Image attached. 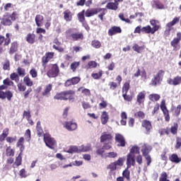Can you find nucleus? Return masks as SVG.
<instances>
[{
	"label": "nucleus",
	"mask_w": 181,
	"mask_h": 181,
	"mask_svg": "<svg viewBox=\"0 0 181 181\" xmlns=\"http://www.w3.org/2000/svg\"><path fill=\"white\" fill-rule=\"evenodd\" d=\"M13 6L12 3H7L4 5V9L6 12H9V11H11V9H13V11L8 17H4L1 19V23L4 26H11L13 22L19 19V10L15 11Z\"/></svg>",
	"instance_id": "f257e3e1"
},
{
	"label": "nucleus",
	"mask_w": 181,
	"mask_h": 181,
	"mask_svg": "<svg viewBox=\"0 0 181 181\" xmlns=\"http://www.w3.org/2000/svg\"><path fill=\"white\" fill-rule=\"evenodd\" d=\"M15 86V83L9 78H7L3 81V85L0 86V99L5 100L7 98L8 101H11L12 100V97H13V93L11 90H6V92L4 90H8V87H13Z\"/></svg>",
	"instance_id": "f03ea898"
},
{
	"label": "nucleus",
	"mask_w": 181,
	"mask_h": 181,
	"mask_svg": "<svg viewBox=\"0 0 181 181\" xmlns=\"http://www.w3.org/2000/svg\"><path fill=\"white\" fill-rule=\"evenodd\" d=\"M76 94V91L73 90H64L60 93H57L54 96V100H60V101H67V100H71L74 99L73 96Z\"/></svg>",
	"instance_id": "7ed1b4c3"
},
{
	"label": "nucleus",
	"mask_w": 181,
	"mask_h": 181,
	"mask_svg": "<svg viewBox=\"0 0 181 181\" xmlns=\"http://www.w3.org/2000/svg\"><path fill=\"white\" fill-rule=\"evenodd\" d=\"M163 76H165V71L162 69L159 70L157 74L154 76L153 78L151 79V84L154 87H156V86H160L163 81Z\"/></svg>",
	"instance_id": "20e7f679"
},
{
	"label": "nucleus",
	"mask_w": 181,
	"mask_h": 181,
	"mask_svg": "<svg viewBox=\"0 0 181 181\" xmlns=\"http://www.w3.org/2000/svg\"><path fill=\"white\" fill-rule=\"evenodd\" d=\"M59 74L60 69L59 68V65H57V64L49 65V69L47 72V77H49V78H54V77H57Z\"/></svg>",
	"instance_id": "39448f33"
},
{
	"label": "nucleus",
	"mask_w": 181,
	"mask_h": 181,
	"mask_svg": "<svg viewBox=\"0 0 181 181\" xmlns=\"http://www.w3.org/2000/svg\"><path fill=\"white\" fill-rule=\"evenodd\" d=\"M180 21V17H175L173 20L166 24V28H168L164 31L165 37H168L170 35V30H172V27L175 26Z\"/></svg>",
	"instance_id": "423d86ee"
},
{
	"label": "nucleus",
	"mask_w": 181,
	"mask_h": 181,
	"mask_svg": "<svg viewBox=\"0 0 181 181\" xmlns=\"http://www.w3.org/2000/svg\"><path fill=\"white\" fill-rule=\"evenodd\" d=\"M44 141L46 146L50 148V149H53L56 146V140L52 138V136L49 134H44Z\"/></svg>",
	"instance_id": "0eeeda50"
},
{
	"label": "nucleus",
	"mask_w": 181,
	"mask_h": 181,
	"mask_svg": "<svg viewBox=\"0 0 181 181\" xmlns=\"http://www.w3.org/2000/svg\"><path fill=\"white\" fill-rule=\"evenodd\" d=\"M115 141L117 146L121 148H125L127 146V140L125 137L121 134H116L115 136Z\"/></svg>",
	"instance_id": "6e6552de"
},
{
	"label": "nucleus",
	"mask_w": 181,
	"mask_h": 181,
	"mask_svg": "<svg viewBox=\"0 0 181 181\" xmlns=\"http://www.w3.org/2000/svg\"><path fill=\"white\" fill-rule=\"evenodd\" d=\"M160 29V25H155L153 28L151 27V25H146L145 27L141 28V32L142 33H146L151 35H154L156 32H158V30Z\"/></svg>",
	"instance_id": "1a4fd4ad"
},
{
	"label": "nucleus",
	"mask_w": 181,
	"mask_h": 181,
	"mask_svg": "<svg viewBox=\"0 0 181 181\" xmlns=\"http://www.w3.org/2000/svg\"><path fill=\"white\" fill-rule=\"evenodd\" d=\"M53 57H54V52H46L45 56L42 57L41 63L44 69H46V66H47V63H49V62H50V60H52Z\"/></svg>",
	"instance_id": "9d476101"
},
{
	"label": "nucleus",
	"mask_w": 181,
	"mask_h": 181,
	"mask_svg": "<svg viewBox=\"0 0 181 181\" xmlns=\"http://www.w3.org/2000/svg\"><path fill=\"white\" fill-rule=\"evenodd\" d=\"M160 107L161 111H163L165 121H166V122H169L170 121V115H169V110H168V107H166V102L165 100L161 101Z\"/></svg>",
	"instance_id": "9b49d317"
},
{
	"label": "nucleus",
	"mask_w": 181,
	"mask_h": 181,
	"mask_svg": "<svg viewBox=\"0 0 181 181\" xmlns=\"http://www.w3.org/2000/svg\"><path fill=\"white\" fill-rule=\"evenodd\" d=\"M67 35H70V37H71L74 42H77V40H83L84 39V35L83 33H71V29H69L66 31Z\"/></svg>",
	"instance_id": "f8f14e48"
},
{
	"label": "nucleus",
	"mask_w": 181,
	"mask_h": 181,
	"mask_svg": "<svg viewBox=\"0 0 181 181\" xmlns=\"http://www.w3.org/2000/svg\"><path fill=\"white\" fill-rule=\"evenodd\" d=\"M115 2H109L106 5V8L110 11H117L119 2H124V0H114Z\"/></svg>",
	"instance_id": "ddd939ff"
},
{
	"label": "nucleus",
	"mask_w": 181,
	"mask_h": 181,
	"mask_svg": "<svg viewBox=\"0 0 181 181\" xmlns=\"http://www.w3.org/2000/svg\"><path fill=\"white\" fill-rule=\"evenodd\" d=\"M105 8H90V9H87L85 11V16L86 18H91V16H94V15H97V13L101 12V11H104Z\"/></svg>",
	"instance_id": "4468645a"
},
{
	"label": "nucleus",
	"mask_w": 181,
	"mask_h": 181,
	"mask_svg": "<svg viewBox=\"0 0 181 181\" xmlns=\"http://www.w3.org/2000/svg\"><path fill=\"white\" fill-rule=\"evenodd\" d=\"M4 44V46H9L11 45V34L6 33V38L5 36L0 35V46H2Z\"/></svg>",
	"instance_id": "2eb2a0df"
},
{
	"label": "nucleus",
	"mask_w": 181,
	"mask_h": 181,
	"mask_svg": "<svg viewBox=\"0 0 181 181\" xmlns=\"http://www.w3.org/2000/svg\"><path fill=\"white\" fill-rule=\"evenodd\" d=\"M167 83L170 86H180V84H181V76H177L174 77V78H169L167 80Z\"/></svg>",
	"instance_id": "dca6fc26"
},
{
	"label": "nucleus",
	"mask_w": 181,
	"mask_h": 181,
	"mask_svg": "<svg viewBox=\"0 0 181 181\" xmlns=\"http://www.w3.org/2000/svg\"><path fill=\"white\" fill-rule=\"evenodd\" d=\"M118 33H122V30L119 26H112L107 32L109 36H114L115 35H118Z\"/></svg>",
	"instance_id": "f3484780"
},
{
	"label": "nucleus",
	"mask_w": 181,
	"mask_h": 181,
	"mask_svg": "<svg viewBox=\"0 0 181 181\" xmlns=\"http://www.w3.org/2000/svg\"><path fill=\"white\" fill-rule=\"evenodd\" d=\"M63 125L64 128L67 129V131H76V129L77 128V123L72 121L65 122L63 123Z\"/></svg>",
	"instance_id": "a211bd4d"
},
{
	"label": "nucleus",
	"mask_w": 181,
	"mask_h": 181,
	"mask_svg": "<svg viewBox=\"0 0 181 181\" xmlns=\"http://www.w3.org/2000/svg\"><path fill=\"white\" fill-rule=\"evenodd\" d=\"M141 127L145 128L146 134L149 135L151 134V129H152V124L149 122V120L144 119L141 123Z\"/></svg>",
	"instance_id": "6ab92c4d"
},
{
	"label": "nucleus",
	"mask_w": 181,
	"mask_h": 181,
	"mask_svg": "<svg viewBox=\"0 0 181 181\" xmlns=\"http://www.w3.org/2000/svg\"><path fill=\"white\" fill-rule=\"evenodd\" d=\"M19 49V43L18 41H13L10 45V48L8 53L9 54H14V53H16Z\"/></svg>",
	"instance_id": "aec40b11"
},
{
	"label": "nucleus",
	"mask_w": 181,
	"mask_h": 181,
	"mask_svg": "<svg viewBox=\"0 0 181 181\" xmlns=\"http://www.w3.org/2000/svg\"><path fill=\"white\" fill-rule=\"evenodd\" d=\"M53 43H54V45L52 46V47L54 49V50H57V52L59 53L64 52V48L60 47L62 46V42H60L57 38L54 40Z\"/></svg>",
	"instance_id": "412c9836"
},
{
	"label": "nucleus",
	"mask_w": 181,
	"mask_h": 181,
	"mask_svg": "<svg viewBox=\"0 0 181 181\" xmlns=\"http://www.w3.org/2000/svg\"><path fill=\"white\" fill-rule=\"evenodd\" d=\"M127 163L128 168L135 166V154L128 153L127 156Z\"/></svg>",
	"instance_id": "4be33fe9"
},
{
	"label": "nucleus",
	"mask_w": 181,
	"mask_h": 181,
	"mask_svg": "<svg viewBox=\"0 0 181 181\" xmlns=\"http://www.w3.org/2000/svg\"><path fill=\"white\" fill-rule=\"evenodd\" d=\"M180 40H181V33L178 32L177 33V37L174 38L170 42V45L172 46V47H174V49H176L179 43H180Z\"/></svg>",
	"instance_id": "5701e85b"
},
{
	"label": "nucleus",
	"mask_w": 181,
	"mask_h": 181,
	"mask_svg": "<svg viewBox=\"0 0 181 181\" xmlns=\"http://www.w3.org/2000/svg\"><path fill=\"white\" fill-rule=\"evenodd\" d=\"M110 141H112V135L105 132H103L100 136V142H110Z\"/></svg>",
	"instance_id": "b1692460"
},
{
	"label": "nucleus",
	"mask_w": 181,
	"mask_h": 181,
	"mask_svg": "<svg viewBox=\"0 0 181 181\" xmlns=\"http://www.w3.org/2000/svg\"><path fill=\"white\" fill-rule=\"evenodd\" d=\"M53 89V85L49 83L47 85L44 89V91L42 93V97H50V91Z\"/></svg>",
	"instance_id": "393cba45"
},
{
	"label": "nucleus",
	"mask_w": 181,
	"mask_h": 181,
	"mask_svg": "<svg viewBox=\"0 0 181 181\" xmlns=\"http://www.w3.org/2000/svg\"><path fill=\"white\" fill-rule=\"evenodd\" d=\"M63 15L64 19L66 21V22H71V21H73V13L70 10L66 9L64 11Z\"/></svg>",
	"instance_id": "a878e982"
},
{
	"label": "nucleus",
	"mask_w": 181,
	"mask_h": 181,
	"mask_svg": "<svg viewBox=\"0 0 181 181\" xmlns=\"http://www.w3.org/2000/svg\"><path fill=\"white\" fill-rule=\"evenodd\" d=\"M25 40L30 45H33L36 42V35L34 33H28L25 37Z\"/></svg>",
	"instance_id": "bb28decb"
},
{
	"label": "nucleus",
	"mask_w": 181,
	"mask_h": 181,
	"mask_svg": "<svg viewBox=\"0 0 181 181\" xmlns=\"http://www.w3.org/2000/svg\"><path fill=\"white\" fill-rule=\"evenodd\" d=\"M145 93L140 92L136 96V103L139 105H141L145 103Z\"/></svg>",
	"instance_id": "cd10ccee"
},
{
	"label": "nucleus",
	"mask_w": 181,
	"mask_h": 181,
	"mask_svg": "<svg viewBox=\"0 0 181 181\" xmlns=\"http://www.w3.org/2000/svg\"><path fill=\"white\" fill-rule=\"evenodd\" d=\"M151 151H152V146L144 145L141 148V153L143 156H149Z\"/></svg>",
	"instance_id": "c85d7f7f"
},
{
	"label": "nucleus",
	"mask_w": 181,
	"mask_h": 181,
	"mask_svg": "<svg viewBox=\"0 0 181 181\" xmlns=\"http://www.w3.org/2000/svg\"><path fill=\"white\" fill-rule=\"evenodd\" d=\"M23 144H25V138L21 137L17 141L16 147L20 148L21 153H23V151H25V145H23Z\"/></svg>",
	"instance_id": "c756f323"
},
{
	"label": "nucleus",
	"mask_w": 181,
	"mask_h": 181,
	"mask_svg": "<svg viewBox=\"0 0 181 181\" xmlns=\"http://www.w3.org/2000/svg\"><path fill=\"white\" fill-rule=\"evenodd\" d=\"M169 160L172 162L173 163H180L181 162V158L177 156L176 153H173L170 157H169Z\"/></svg>",
	"instance_id": "7c9ffc66"
},
{
	"label": "nucleus",
	"mask_w": 181,
	"mask_h": 181,
	"mask_svg": "<svg viewBox=\"0 0 181 181\" xmlns=\"http://www.w3.org/2000/svg\"><path fill=\"white\" fill-rule=\"evenodd\" d=\"M23 153L22 151L20 152L18 156L16 157L15 163L13 164V168H18V166H21L22 165V155Z\"/></svg>",
	"instance_id": "2f4dec72"
},
{
	"label": "nucleus",
	"mask_w": 181,
	"mask_h": 181,
	"mask_svg": "<svg viewBox=\"0 0 181 181\" xmlns=\"http://www.w3.org/2000/svg\"><path fill=\"white\" fill-rule=\"evenodd\" d=\"M43 21H45V17H43V16L38 14L35 16V24L38 28L42 26Z\"/></svg>",
	"instance_id": "473e14b6"
},
{
	"label": "nucleus",
	"mask_w": 181,
	"mask_h": 181,
	"mask_svg": "<svg viewBox=\"0 0 181 181\" xmlns=\"http://www.w3.org/2000/svg\"><path fill=\"white\" fill-rule=\"evenodd\" d=\"M153 8H156V9H165V5L159 0H154L152 4Z\"/></svg>",
	"instance_id": "72a5a7b5"
},
{
	"label": "nucleus",
	"mask_w": 181,
	"mask_h": 181,
	"mask_svg": "<svg viewBox=\"0 0 181 181\" xmlns=\"http://www.w3.org/2000/svg\"><path fill=\"white\" fill-rule=\"evenodd\" d=\"M78 91L81 92V94L85 97H90L91 95V91L88 88H86L83 86L78 88Z\"/></svg>",
	"instance_id": "f704fd0d"
},
{
	"label": "nucleus",
	"mask_w": 181,
	"mask_h": 181,
	"mask_svg": "<svg viewBox=\"0 0 181 181\" xmlns=\"http://www.w3.org/2000/svg\"><path fill=\"white\" fill-rule=\"evenodd\" d=\"M108 119H110V117L108 116V113L105 111H103L102 112V115L100 117V121L103 124V125H105L107 122H108Z\"/></svg>",
	"instance_id": "c9c22d12"
},
{
	"label": "nucleus",
	"mask_w": 181,
	"mask_h": 181,
	"mask_svg": "<svg viewBox=\"0 0 181 181\" xmlns=\"http://www.w3.org/2000/svg\"><path fill=\"white\" fill-rule=\"evenodd\" d=\"M36 131H37V136L39 137L42 136L44 132H43V129L42 128V124L40 121H38L37 122Z\"/></svg>",
	"instance_id": "e433bc0d"
},
{
	"label": "nucleus",
	"mask_w": 181,
	"mask_h": 181,
	"mask_svg": "<svg viewBox=\"0 0 181 181\" xmlns=\"http://www.w3.org/2000/svg\"><path fill=\"white\" fill-rule=\"evenodd\" d=\"M8 135H9V129L6 128L3 130V133L0 134V142H4L8 138Z\"/></svg>",
	"instance_id": "4c0bfd02"
},
{
	"label": "nucleus",
	"mask_w": 181,
	"mask_h": 181,
	"mask_svg": "<svg viewBox=\"0 0 181 181\" xmlns=\"http://www.w3.org/2000/svg\"><path fill=\"white\" fill-rule=\"evenodd\" d=\"M179 129V124L177 123H174L173 126L170 128L169 131L172 135H177V130Z\"/></svg>",
	"instance_id": "58836bf2"
},
{
	"label": "nucleus",
	"mask_w": 181,
	"mask_h": 181,
	"mask_svg": "<svg viewBox=\"0 0 181 181\" xmlns=\"http://www.w3.org/2000/svg\"><path fill=\"white\" fill-rule=\"evenodd\" d=\"M23 82L27 87H32V86H33V81L29 77V75H27L23 78Z\"/></svg>",
	"instance_id": "ea45409f"
},
{
	"label": "nucleus",
	"mask_w": 181,
	"mask_h": 181,
	"mask_svg": "<svg viewBox=\"0 0 181 181\" xmlns=\"http://www.w3.org/2000/svg\"><path fill=\"white\" fill-rule=\"evenodd\" d=\"M84 13H86V10H82L77 14L78 21L83 23L86 21V17H84Z\"/></svg>",
	"instance_id": "a19ab883"
},
{
	"label": "nucleus",
	"mask_w": 181,
	"mask_h": 181,
	"mask_svg": "<svg viewBox=\"0 0 181 181\" xmlns=\"http://www.w3.org/2000/svg\"><path fill=\"white\" fill-rule=\"evenodd\" d=\"M20 76L16 72H13L10 74V79L11 81H15L16 83H19Z\"/></svg>",
	"instance_id": "79ce46f5"
},
{
	"label": "nucleus",
	"mask_w": 181,
	"mask_h": 181,
	"mask_svg": "<svg viewBox=\"0 0 181 181\" xmlns=\"http://www.w3.org/2000/svg\"><path fill=\"white\" fill-rule=\"evenodd\" d=\"M122 176L124 177L127 181L131 180V172L128 168H126L123 172H122Z\"/></svg>",
	"instance_id": "37998d69"
},
{
	"label": "nucleus",
	"mask_w": 181,
	"mask_h": 181,
	"mask_svg": "<svg viewBox=\"0 0 181 181\" xmlns=\"http://www.w3.org/2000/svg\"><path fill=\"white\" fill-rule=\"evenodd\" d=\"M68 153H80V149H78V146H71L68 151H67Z\"/></svg>",
	"instance_id": "c03bdc74"
},
{
	"label": "nucleus",
	"mask_w": 181,
	"mask_h": 181,
	"mask_svg": "<svg viewBox=\"0 0 181 181\" xmlns=\"http://www.w3.org/2000/svg\"><path fill=\"white\" fill-rule=\"evenodd\" d=\"M80 67V62H74L70 65V69L74 73Z\"/></svg>",
	"instance_id": "a18cd8bd"
},
{
	"label": "nucleus",
	"mask_w": 181,
	"mask_h": 181,
	"mask_svg": "<svg viewBox=\"0 0 181 181\" xmlns=\"http://www.w3.org/2000/svg\"><path fill=\"white\" fill-rule=\"evenodd\" d=\"M16 71H17L18 75L20 77H25V76H26V71L25 70V69H23L21 66H18L17 68Z\"/></svg>",
	"instance_id": "49530a36"
},
{
	"label": "nucleus",
	"mask_w": 181,
	"mask_h": 181,
	"mask_svg": "<svg viewBox=\"0 0 181 181\" xmlns=\"http://www.w3.org/2000/svg\"><path fill=\"white\" fill-rule=\"evenodd\" d=\"M91 46H93L94 49H100L101 47V42L98 40H93L91 42Z\"/></svg>",
	"instance_id": "de8ad7c7"
},
{
	"label": "nucleus",
	"mask_w": 181,
	"mask_h": 181,
	"mask_svg": "<svg viewBox=\"0 0 181 181\" xmlns=\"http://www.w3.org/2000/svg\"><path fill=\"white\" fill-rule=\"evenodd\" d=\"M6 156H15V151L11 146H8L6 149Z\"/></svg>",
	"instance_id": "09e8293b"
},
{
	"label": "nucleus",
	"mask_w": 181,
	"mask_h": 181,
	"mask_svg": "<svg viewBox=\"0 0 181 181\" xmlns=\"http://www.w3.org/2000/svg\"><path fill=\"white\" fill-rule=\"evenodd\" d=\"M91 77L94 78V80H100L101 77H103V71H99L98 73H93L91 74Z\"/></svg>",
	"instance_id": "8fccbe9b"
},
{
	"label": "nucleus",
	"mask_w": 181,
	"mask_h": 181,
	"mask_svg": "<svg viewBox=\"0 0 181 181\" xmlns=\"http://www.w3.org/2000/svg\"><path fill=\"white\" fill-rule=\"evenodd\" d=\"M129 153H131V155H135V153L139 154V147L138 146H133Z\"/></svg>",
	"instance_id": "3c124183"
},
{
	"label": "nucleus",
	"mask_w": 181,
	"mask_h": 181,
	"mask_svg": "<svg viewBox=\"0 0 181 181\" xmlns=\"http://www.w3.org/2000/svg\"><path fill=\"white\" fill-rule=\"evenodd\" d=\"M132 49L134 52H136V53H141V50H144L145 47L144 46L139 47L138 44H134Z\"/></svg>",
	"instance_id": "603ef678"
},
{
	"label": "nucleus",
	"mask_w": 181,
	"mask_h": 181,
	"mask_svg": "<svg viewBox=\"0 0 181 181\" xmlns=\"http://www.w3.org/2000/svg\"><path fill=\"white\" fill-rule=\"evenodd\" d=\"M148 98L151 101H159V100H160V95L158 94H151L149 95Z\"/></svg>",
	"instance_id": "864d4df0"
},
{
	"label": "nucleus",
	"mask_w": 181,
	"mask_h": 181,
	"mask_svg": "<svg viewBox=\"0 0 181 181\" xmlns=\"http://www.w3.org/2000/svg\"><path fill=\"white\" fill-rule=\"evenodd\" d=\"M127 93H124L122 94V97L124 100V101H128L129 103H131L132 100L134 99V96L132 95H127Z\"/></svg>",
	"instance_id": "5fc2aeb1"
},
{
	"label": "nucleus",
	"mask_w": 181,
	"mask_h": 181,
	"mask_svg": "<svg viewBox=\"0 0 181 181\" xmlns=\"http://www.w3.org/2000/svg\"><path fill=\"white\" fill-rule=\"evenodd\" d=\"M79 151L80 152H90V151H91V145H87V146L82 145Z\"/></svg>",
	"instance_id": "6e6d98bb"
},
{
	"label": "nucleus",
	"mask_w": 181,
	"mask_h": 181,
	"mask_svg": "<svg viewBox=\"0 0 181 181\" xmlns=\"http://www.w3.org/2000/svg\"><path fill=\"white\" fill-rule=\"evenodd\" d=\"M17 87L18 88V91L23 93L24 91H26V86L23 84V83H17Z\"/></svg>",
	"instance_id": "4d7b16f0"
},
{
	"label": "nucleus",
	"mask_w": 181,
	"mask_h": 181,
	"mask_svg": "<svg viewBox=\"0 0 181 181\" xmlns=\"http://www.w3.org/2000/svg\"><path fill=\"white\" fill-rule=\"evenodd\" d=\"M25 139L26 140L27 142H29L31 139V132L30 129H27L24 134Z\"/></svg>",
	"instance_id": "13d9d810"
},
{
	"label": "nucleus",
	"mask_w": 181,
	"mask_h": 181,
	"mask_svg": "<svg viewBox=\"0 0 181 181\" xmlns=\"http://www.w3.org/2000/svg\"><path fill=\"white\" fill-rule=\"evenodd\" d=\"M129 88H130L129 82H125L122 87V93H128V91H129Z\"/></svg>",
	"instance_id": "bf43d9fd"
},
{
	"label": "nucleus",
	"mask_w": 181,
	"mask_h": 181,
	"mask_svg": "<svg viewBox=\"0 0 181 181\" xmlns=\"http://www.w3.org/2000/svg\"><path fill=\"white\" fill-rule=\"evenodd\" d=\"M175 149H180L181 148V137L177 136L175 138Z\"/></svg>",
	"instance_id": "052dcab7"
},
{
	"label": "nucleus",
	"mask_w": 181,
	"mask_h": 181,
	"mask_svg": "<svg viewBox=\"0 0 181 181\" xmlns=\"http://www.w3.org/2000/svg\"><path fill=\"white\" fill-rule=\"evenodd\" d=\"M134 117H136V118L144 119V118H145V113L142 111H139L134 114Z\"/></svg>",
	"instance_id": "680f3d73"
},
{
	"label": "nucleus",
	"mask_w": 181,
	"mask_h": 181,
	"mask_svg": "<svg viewBox=\"0 0 181 181\" xmlns=\"http://www.w3.org/2000/svg\"><path fill=\"white\" fill-rule=\"evenodd\" d=\"M3 70H11V62H9V60H6L4 63Z\"/></svg>",
	"instance_id": "e2e57ef3"
},
{
	"label": "nucleus",
	"mask_w": 181,
	"mask_h": 181,
	"mask_svg": "<svg viewBox=\"0 0 181 181\" xmlns=\"http://www.w3.org/2000/svg\"><path fill=\"white\" fill-rule=\"evenodd\" d=\"M97 62L95 61H90L88 63V68L87 69H95L97 67Z\"/></svg>",
	"instance_id": "0e129e2a"
},
{
	"label": "nucleus",
	"mask_w": 181,
	"mask_h": 181,
	"mask_svg": "<svg viewBox=\"0 0 181 181\" xmlns=\"http://www.w3.org/2000/svg\"><path fill=\"white\" fill-rule=\"evenodd\" d=\"M23 117L25 118L26 119H29L32 118V115H30V110H24L23 113Z\"/></svg>",
	"instance_id": "69168bd1"
},
{
	"label": "nucleus",
	"mask_w": 181,
	"mask_h": 181,
	"mask_svg": "<svg viewBox=\"0 0 181 181\" xmlns=\"http://www.w3.org/2000/svg\"><path fill=\"white\" fill-rule=\"evenodd\" d=\"M159 134L160 135H165H165H170V132L169 131V127H167L165 129H161L159 132Z\"/></svg>",
	"instance_id": "338daca9"
},
{
	"label": "nucleus",
	"mask_w": 181,
	"mask_h": 181,
	"mask_svg": "<svg viewBox=\"0 0 181 181\" xmlns=\"http://www.w3.org/2000/svg\"><path fill=\"white\" fill-rule=\"evenodd\" d=\"M30 74L33 78H36V77H37V71L36 70V69L33 68L30 71Z\"/></svg>",
	"instance_id": "774afa93"
}]
</instances>
